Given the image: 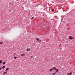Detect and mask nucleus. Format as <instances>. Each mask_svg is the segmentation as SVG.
Wrapping results in <instances>:
<instances>
[{
  "mask_svg": "<svg viewBox=\"0 0 75 75\" xmlns=\"http://www.w3.org/2000/svg\"><path fill=\"white\" fill-rule=\"evenodd\" d=\"M69 38L70 40H73L74 38L72 37V36H70Z\"/></svg>",
  "mask_w": 75,
  "mask_h": 75,
  "instance_id": "f257e3e1",
  "label": "nucleus"
},
{
  "mask_svg": "<svg viewBox=\"0 0 75 75\" xmlns=\"http://www.w3.org/2000/svg\"><path fill=\"white\" fill-rule=\"evenodd\" d=\"M53 70L54 69V70H56L57 69V68L55 67H53Z\"/></svg>",
  "mask_w": 75,
  "mask_h": 75,
  "instance_id": "f03ea898",
  "label": "nucleus"
},
{
  "mask_svg": "<svg viewBox=\"0 0 75 75\" xmlns=\"http://www.w3.org/2000/svg\"><path fill=\"white\" fill-rule=\"evenodd\" d=\"M7 71L4 72L3 73V75H6V74L7 73Z\"/></svg>",
  "mask_w": 75,
  "mask_h": 75,
  "instance_id": "7ed1b4c3",
  "label": "nucleus"
},
{
  "mask_svg": "<svg viewBox=\"0 0 75 75\" xmlns=\"http://www.w3.org/2000/svg\"><path fill=\"white\" fill-rule=\"evenodd\" d=\"M26 51H30V49L28 48L26 50Z\"/></svg>",
  "mask_w": 75,
  "mask_h": 75,
  "instance_id": "20e7f679",
  "label": "nucleus"
},
{
  "mask_svg": "<svg viewBox=\"0 0 75 75\" xmlns=\"http://www.w3.org/2000/svg\"><path fill=\"white\" fill-rule=\"evenodd\" d=\"M56 74V72H54V73H53L52 74V75H54Z\"/></svg>",
  "mask_w": 75,
  "mask_h": 75,
  "instance_id": "39448f33",
  "label": "nucleus"
},
{
  "mask_svg": "<svg viewBox=\"0 0 75 75\" xmlns=\"http://www.w3.org/2000/svg\"><path fill=\"white\" fill-rule=\"evenodd\" d=\"M56 72H57L58 71V69H57L55 70Z\"/></svg>",
  "mask_w": 75,
  "mask_h": 75,
  "instance_id": "423d86ee",
  "label": "nucleus"
},
{
  "mask_svg": "<svg viewBox=\"0 0 75 75\" xmlns=\"http://www.w3.org/2000/svg\"><path fill=\"white\" fill-rule=\"evenodd\" d=\"M53 71V69H50V72H51V71Z\"/></svg>",
  "mask_w": 75,
  "mask_h": 75,
  "instance_id": "0eeeda50",
  "label": "nucleus"
},
{
  "mask_svg": "<svg viewBox=\"0 0 75 75\" xmlns=\"http://www.w3.org/2000/svg\"><path fill=\"white\" fill-rule=\"evenodd\" d=\"M72 74V73L70 72L69 74H69V75H71Z\"/></svg>",
  "mask_w": 75,
  "mask_h": 75,
  "instance_id": "6e6552de",
  "label": "nucleus"
},
{
  "mask_svg": "<svg viewBox=\"0 0 75 75\" xmlns=\"http://www.w3.org/2000/svg\"><path fill=\"white\" fill-rule=\"evenodd\" d=\"M21 56H24L25 55V54H21Z\"/></svg>",
  "mask_w": 75,
  "mask_h": 75,
  "instance_id": "1a4fd4ad",
  "label": "nucleus"
},
{
  "mask_svg": "<svg viewBox=\"0 0 75 75\" xmlns=\"http://www.w3.org/2000/svg\"><path fill=\"white\" fill-rule=\"evenodd\" d=\"M5 67H6V66H3L2 68V69H4V68Z\"/></svg>",
  "mask_w": 75,
  "mask_h": 75,
  "instance_id": "9d476101",
  "label": "nucleus"
},
{
  "mask_svg": "<svg viewBox=\"0 0 75 75\" xmlns=\"http://www.w3.org/2000/svg\"><path fill=\"white\" fill-rule=\"evenodd\" d=\"M9 69V68H7V69H6L5 71H8V69Z\"/></svg>",
  "mask_w": 75,
  "mask_h": 75,
  "instance_id": "9b49d317",
  "label": "nucleus"
},
{
  "mask_svg": "<svg viewBox=\"0 0 75 75\" xmlns=\"http://www.w3.org/2000/svg\"><path fill=\"white\" fill-rule=\"evenodd\" d=\"M36 40H37V41H39V39L38 38H37L36 39Z\"/></svg>",
  "mask_w": 75,
  "mask_h": 75,
  "instance_id": "f8f14e48",
  "label": "nucleus"
},
{
  "mask_svg": "<svg viewBox=\"0 0 75 75\" xmlns=\"http://www.w3.org/2000/svg\"><path fill=\"white\" fill-rule=\"evenodd\" d=\"M2 65H5V62H4L3 63H2Z\"/></svg>",
  "mask_w": 75,
  "mask_h": 75,
  "instance_id": "ddd939ff",
  "label": "nucleus"
},
{
  "mask_svg": "<svg viewBox=\"0 0 75 75\" xmlns=\"http://www.w3.org/2000/svg\"><path fill=\"white\" fill-rule=\"evenodd\" d=\"M52 12H54V9H53L52 10Z\"/></svg>",
  "mask_w": 75,
  "mask_h": 75,
  "instance_id": "4468645a",
  "label": "nucleus"
},
{
  "mask_svg": "<svg viewBox=\"0 0 75 75\" xmlns=\"http://www.w3.org/2000/svg\"><path fill=\"white\" fill-rule=\"evenodd\" d=\"M13 58H14V59H16V58H17V57H14Z\"/></svg>",
  "mask_w": 75,
  "mask_h": 75,
  "instance_id": "2eb2a0df",
  "label": "nucleus"
},
{
  "mask_svg": "<svg viewBox=\"0 0 75 75\" xmlns=\"http://www.w3.org/2000/svg\"><path fill=\"white\" fill-rule=\"evenodd\" d=\"M2 63V62L1 61V60L0 61V64H1Z\"/></svg>",
  "mask_w": 75,
  "mask_h": 75,
  "instance_id": "dca6fc26",
  "label": "nucleus"
},
{
  "mask_svg": "<svg viewBox=\"0 0 75 75\" xmlns=\"http://www.w3.org/2000/svg\"><path fill=\"white\" fill-rule=\"evenodd\" d=\"M3 44L2 42H0V44Z\"/></svg>",
  "mask_w": 75,
  "mask_h": 75,
  "instance_id": "f3484780",
  "label": "nucleus"
},
{
  "mask_svg": "<svg viewBox=\"0 0 75 75\" xmlns=\"http://www.w3.org/2000/svg\"><path fill=\"white\" fill-rule=\"evenodd\" d=\"M41 40H39V42H41Z\"/></svg>",
  "mask_w": 75,
  "mask_h": 75,
  "instance_id": "a211bd4d",
  "label": "nucleus"
},
{
  "mask_svg": "<svg viewBox=\"0 0 75 75\" xmlns=\"http://www.w3.org/2000/svg\"><path fill=\"white\" fill-rule=\"evenodd\" d=\"M33 18H34V17H33L31 19V20H33Z\"/></svg>",
  "mask_w": 75,
  "mask_h": 75,
  "instance_id": "6ab92c4d",
  "label": "nucleus"
},
{
  "mask_svg": "<svg viewBox=\"0 0 75 75\" xmlns=\"http://www.w3.org/2000/svg\"><path fill=\"white\" fill-rule=\"evenodd\" d=\"M31 59H32V58H33V56H31Z\"/></svg>",
  "mask_w": 75,
  "mask_h": 75,
  "instance_id": "aec40b11",
  "label": "nucleus"
},
{
  "mask_svg": "<svg viewBox=\"0 0 75 75\" xmlns=\"http://www.w3.org/2000/svg\"><path fill=\"white\" fill-rule=\"evenodd\" d=\"M2 69V68L1 67V68H0V70H1V69Z\"/></svg>",
  "mask_w": 75,
  "mask_h": 75,
  "instance_id": "412c9836",
  "label": "nucleus"
}]
</instances>
